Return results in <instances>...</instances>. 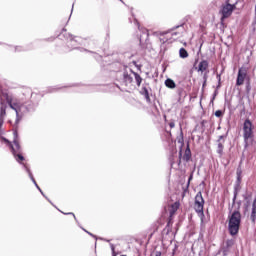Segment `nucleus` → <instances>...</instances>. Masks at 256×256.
<instances>
[{
    "label": "nucleus",
    "mask_w": 256,
    "mask_h": 256,
    "mask_svg": "<svg viewBox=\"0 0 256 256\" xmlns=\"http://www.w3.org/2000/svg\"><path fill=\"white\" fill-rule=\"evenodd\" d=\"M112 256H117V254L115 253V247L112 246Z\"/></svg>",
    "instance_id": "27"
},
{
    "label": "nucleus",
    "mask_w": 256,
    "mask_h": 256,
    "mask_svg": "<svg viewBox=\"0 0 256 256\" xmlns=\"http://www.w3.org/2000/svg\"><path fill=\"white\" fill-rule=\"evenodd\" d=\"M168 125H169L170 129H174V127H175V122H174V121L169 122Z\"/></svg>",
    "instance_id": "26"
},
{
    "label": "nucleus",
    "mask_w": 256,
    "mask_h": 256,
    "mask_svg": "<svg viewBox=\"0 0 256 256\" xmlns=\"http://www.w3.org/2000/svg\"><path fill=\"white\" fill-rule=\"evenodd\" d=\"M14 156V159H16L17 163H20V165H24V167H27V164H25V157L23 156V152H15L12 154Z\"/></svg>",
    "instance_id": "10"
},
{
    "label": "nucleus",
    "mask_w": 256,
    "mask_h": 256,
    "mask_svg": "<svg viewBox=\"0 0 256 256\" xmlns=\"http://www.w3.org/2000/svg\"><path fill=\"white\" fill-rule=\"evenodd\" d=\"M161 255H162L161 251H156L155 252V256H161Z\"/></svg>",
    "instance_id": "28"
},
{
    "label": "nucleus",
    "mask_w": 256,
    "mask_h": 256,
    "mask_svg": "<svg viewBox=\"0 0 256 256\" xmlns=\"http://www.w3.org/2000/svg\"><path fill=\"white\" fill-rule=\"evenodd\" d=\"M205 207V199H203V194L201 192H198L195 196L194 201V210L198 215H204L203 209Z\"/></svg>",
    "instance_id": "5"
},
{
    "label": "nucleus",
    "mask_w": 256,
    "mask_h": 256,
    "mask_svg": "<svg viewBox=\"0 0 256 256\" xmlns=\"http://www.w3.org/2000/svg\"><path fill=\"white\" fill-rule=\"evenodd\" d=\"M217 143V153L220 157H223V150L225 149V136H219Z\"/></svg>",
    "instance_id": "9"
},
{
    "label": "nucleus",
    "mask_w": 256,
    "mask_h": 256,
    "mask_svg": "<svg viewBox=\"0 0 256 256\" xmlns=\"http://www.w3.org/2000/svg\"><path fill=\"white\" fill-rule=\"evenodd\" d=\"M131 73L135 77V81L137 83V86L141 87V83H143V78H141V75H139V73H137V72H134L133 70H131Z\"/></svg>",
    "instance_id": "16"
},
{
    "label": "nucleus",
    "mask_w": 256,
    "mask_h": 256,
    "mask_svg": "<svg viewBox=\"0 0 256 256\" xmlns=\"http://www.w3.org/2000/svg\"><path fill=\"white\" fill-rule=\"evenodd\" d=\"M215 117H223V111L217 110V111L215 112Z\"/></svg>",
    "instance_id": "23"
},
{
    "label": "nucleus",
    "mask_w": 256,
    "mask_h": 256,
    "mask_svg": "<svg viewBox=\"0 0 256 256\" xmlns=\"http://www.w3.org/2000/svg\"><path fill=\"white\" fill-rule=\"evenodd\" d=\"M179 207H181L180 202H175L171 205V209H170L171 217H174L175 213H177V211L179 210Z\"/></svg>",
    "instance_id": "13"
},
{
    "label": "nucleus",
    "mask_w": 256,
    "mask_h": 256,
    "mask_svg": "<svg viewBox=\"0 0 256 256\" xmlns=\"http://www.w3.org/2000/svg\"><path fill=\"white\" fill-rule=\"evenodd\" d=\"M207 69H209V62L207 60H202L198 65L197 71L204 73Z\"/></svg>",
    "instance_id": "12"
},
{
    "label": "nucleus",
    "mask_w": 256,
    "mask_h": 256,
    "mask_svg": "<svg viewBox=\"0 0 256 256\" xmlns=\"http://www.w3.org/2000/svg\"><path fill=\"white\" fill-rule=\"evenodd\" d=\"M206 85H207V74H204V82H203L202 88L205 89Z\"/></svg>",
    "instance_id": "25"
},
{
    "label": "nucleus",
    "mask_w": 256,
    "mask_h": 256,
    "mask_svg": "<svg viewBox=\"0 0 256 256\" xmlns=\"http://www.w3.org/2000/svg\"><path fill=\"white\" fill-rule=\"evenodd\" d=\"M137 25L139 31H142V33L146 35V39H149V30H147V28H141V25H139V23H137Z\"/></svg>",
    "instance_id": "21"
},
{
    "label": "nucleus",
    "mask_w": 256,
    "mask_h": 256,
    "mask_svg": "<svg viewBox=\"0 0 256 256\" xmlns=\"http://www.w3.org/2000/svg\"><path fill=\"white\" fill-rule=\"evenodd\" d=\"M217 79H218L219 83H221V74H217Z\"/></svg>",
    "instance_id": "29"
},
{
    "label": "nucleus",
    "mask_w": 256,
    "mask_h": 256,
    "mask_svg": "<svg viewBox=\"0 0 256 256\" xmlns=\"http://www.w3.org/2000/svg\"><path fill=\"white\" fill-rule=\"evenodd\" d=\"M3 141H5V143H7L9 145V143H11V141L7 140V138H4Z\"/></svg>",
    "instance_id": "31"
},
{
    "label": "nucleus",
    "mask_w": 256,
    "mask_h": 256,
    "mask_svg": "<svg viewBox=\"0 0 256 256\" xmlns=\"http://www.w3.org/2000/svg\"><path fill=\"white\" fill-rule=\"evenodd\" d=\"M179 56L181 57V59H187V57H189V53L185 48H180Z\"/></svg>",
    "instance_id": "19"
},
{
    "label": "nucleus",
    "mask_w": 256,
    "mask_h": 256,
    "mask_svg": "<svg viewBox=\"0 0 256 256\" xmlns=\"http://www.w3.org/2000/svg\"><path fill=\"white\" fill-rule=\"evenodd\" d=\"M241 228V212L234 210L231 215L228 216V231L230 235L235 236L239 233Z\"/></svg>",
    "instance_id": "2"
},
{
    "label": "nucleus",
    "mask_w": 256,
    "mask_h": 256,
    "mask_svg": "<svg viewBox=\"0 0 256 256\" xmlns=\"http://www.w3.org/2000/svg\"><path fill=\"white\" fill-rule=\"evenodd\" d=\"M236 175H237V180L241 181V179H243L242 175H243V170L241 169V166H239L236 170Z\"/></svg>",
    "instance_id": "20"
},
{
    "label": "nucleus",
    "mask_w": 256,
    "mask_h": 256,
    "mask_svg": "<svg viewBox=\"0 0 256 256\" xmlns=\"http://www.w3.org/2000/svg\"><path fill=\"white\" fill-rule=\"evenodd\" d=\"M6 100V103H5ZM7 104L10 109L16 111V125L21 121L19 117V109H21V102L17 98L9 96V93L0 89V129L5 123V117H7Z\"/></svg>",
    "instance_id": "1"
},
{
    "label": "nucleus",
    "mask_w": 256,
    "mask_h": 256,
    "mask_svg": "<svg viewBox=\"0 0 256 256\" xmlns=\"http://www.w3.org/2000/svg\"><path fill=\"white\" fill-rule=\"evenodd\" d=\"M141 95H144L147 103L151 102V96H149V90L147 89V87H142Z\"/></svg>",
    "instance_id": "17"
},
{
    "label": "nucleus",
    "mask_w": 256,
    "mask_h": 256,
    "mask_svg": "<svg viewBox=\"0 0 256 256\" xmlns=\"http://www.w3.org/2000/svg\"><path fill=\"white\" fill-rule=\"evenodd\" d=\"M177 35H181V32H164V33H161L160 36H159L160 43L165 44L168 41H171L173 39V37H175Z\"/></svg>",
    "instance_id": "8"
},
{
    "label": "nucleus",
    "mask_w": 256,
    "mask_h": 256,
    "mask_svg": "<svg viewBox=\"0 0 256 256\" xmlns=\"http://www.w3.org/2000/svg\"><path fill=\"white\" fill-rule=\"evenodd\" d=\"M179 27H181V26H176L175 29H179Z\"/></svg>",
    "instance_id": "33"
},
{
    "label": "nucleus",
    "mask_w": 256,
    "mask_h": 256,
    "mask_svg": "<svg viewBox=\"0 0 256 256\" xmlns=\"http://www.w3.org/2000/svg\"><path fill=\"white\" fill-rule=\"evenodd\" d=\"M181 159H183V150L179 151V161H178V165H181Z\"/></svg>",
    "instance_id": "24"
},
{
    "label": "nucleus",
    "mask_w": 256,
    "mask_h": 256,
    "mask_svg": "<svg viewBox=\"0 0 256 256\" xmlns=\"http://www.w3.org/2000/svg\"><path fill=\"white\" fill-rule=\"evenodd\" d=\"M65 215H73L75 217L74 213H65Z\"/></svg>",
    "instance_id": "32"
},
{
    "label": "nucleus",
    "mask_w": 256,
    "mask_h": 256,
    "mask_svg": "<svg viewBox=\"0 0 256 256\" xmlns=\"http://www.w3.org/2000/svg\"><path fill=\"white\" fill-rule=\"evenodd\" d=\"M246 79H249V75L247 74V68L241 67L238 70V75L236 79V87H241V85H244Z\"/></svg>",
    "instance_id": "7"
},
{
    "label": "nucleus",
    "mask_w": 256,
    "mask_h": 256,
    "mask_svg": "<svg viewBox=\"0 0 256 256\" xmlns=\"http://www.w3.org/2000/svg\"><path fill=\"white\" fill-rule=\"evenodd\" d=\"M235 4L229 3V0L226 1L225 5H222V8L220 10L221 16V23L225 21V19H229L231 15H233V11H235Z\"/></svg>",
    "instance_id": "4"
},
{
    "label": "nucleus",
    "mask_w": 256,
    "mask_h": 256,
    "mask_svg": "<svg viewBox=\"0 0 256 256\" xmlns=\"http://www.w3.org/2000/svg\"><path fill=\"white\" fill-rule=\"evenodd\" d=\"M13 135H14L13 143L9 142V147L12 151V154H14V151L16 153H22L23 150L21 149V144L19 143V133L17 132V130L14 131Z\"/></svg>",
    "instance_id": "6"
},
{
    "label": "nucleus",
    "mask_w": 256,
    "mask_h": 256,
    "mask_svg": "<svg viewBox=\"0 0 256 256\" xmlns=\"http://www.w3.org/2000/svg\"><path fill=\"white\" fill-rule=\"evenodd\" d=\"M123 83L124 85H131L133 83V77L127 71L123 73Z\"/></svg>",
    "instance_id": "11"
},
{
    "label": "nucleus",
    "mask_w": 256,
    "mask_h": 256,
    "mask_svg": "<svg viewBox=\"0 0 256 256\" xmlns=\"http://www.w3.org/2000/svg\"><path fill=\"white\" fill-rule=\"evenodd\" d=\"M172 225H173V216H171L170 214L166 227H172Z\"/></svg>",
    "instance_id": "22"
},
{
    "label": "nucleus",
    "mask_w": 256,
    "mask_h": 256,
    "mask_svg": "<svg viewBox=\"0 0 256 256\" xmlns=\"http://www.w3.org/2000/svg\"><path fill=\"white\" fill-rule=\"evenodd\" d=\"M192 178H193V176H190L189 181H190V179H192Z\"/></svg>",
    "instance_id": "34"
},
{
    "label": "nucleus",
    "mask_w": 256,
    "mask_h": 256,
    "mask_svg": "<svg viewBox=\"0 0 256 256\" xmlns=\"http://www.w3.org/2000/svg\"><path fill=\"white\" fill-rule=\"evenodd\" d=\"M182 159L183 161H186V163H188V161H191V148H189V144L187 145Z\"/></svg>",
    "instance_id": "14"
},
{
    "label": "nucleus",
    "mask_w": 256,
    "mask_h": 256,
    "mask_svg": "<svg viewBox=\"0 0 256 256\" xmlns=\"http://www.w3.org/2000/svg\"><path fill=\"white\" fill-rule=\"evenodd\" d=\"M176 139H177V142L181 145L180 151H183V146L185 145V138L183 136V131L180 132V135Z\"/></svg>",
    "instance_id": "18"
},
{
    "label": "nucleus",
    "mask_w": 256,
    "mask_h": 256,
    "mask_svg": "<svg viewBox=\"0 0 256 256\" xmlns=\"http://www.w3.org/2000/svg\"><path fill=\"white\" fill-rule=\"evenodd\" d=\"M165 86H166L168 89H175V87H177V84H175V81H173V79L167 78V79L165 80Z\"/></svg>",
    "instance_id": "15"
},
{
    "label": "nucleus",
    "mask_w": 256,
    "mask_h": 256,
    "mask_svg": "<svg viewBox=\"0 0 256 256\" xmlns=\"http://www.w3.org/2000/svg\"><path fill=\"white\" fill-rule=\"evenodd\" d=\"M166 133H167L168 137H172V136H173V134L171 133V131H166Z\"/></svg>",
    "instance_id": "30"
},
{
    "label": "nucleus",
    "mask_w": 256,
    "mask_h": 256,
    "mask_svg": "<svg viewBox=\"0 0 256 256\" xmlns=\"http://www.w3.org/2000/svg\"><path fill=\"white\" fill-rule=\"evenodd\" d=\"M139 41H140V43H141V37L139 38Z\"/></svg>",
    "instance_id": "35"
},
{
    "label": "nucleus",
    "mask_w": 256,
    "mask_h": 256,
    "mask_svg": "<svg viewBox=\"0 0 256 256\" xmlns=\"http://www.w3.org/2000/svg\"><path fill=\"white\" fill-rule=\"evenodd\" d=\"M253 122L251 120L246 119L243 124V139H244V148L247 149L249 147V141H253Z\"/></svg>",
    "instance_id": "3"
}]
</instances>
